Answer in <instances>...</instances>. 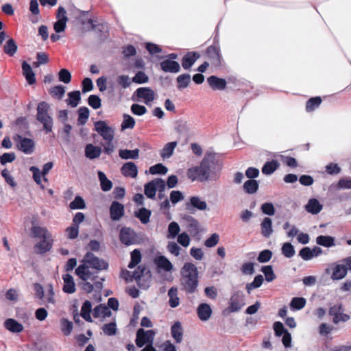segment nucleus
Masks as SVG:
<instances>
[{
  "label": "nucleus",
  "instance_id": "9b49d317",
  "mask_svg": "<svg viewBox=\"0 0 351 351\" xmlns=\"http://www.w3.org/2000/svg\"><path fill=\"white\" fill-rule=\"evenodd\" d=\"M187 176L191 181L197 180L201 182L208 181L203 162L202 161L198 166L189 168L187 171Z\"/></svg>",
  "mask_w": 351,
  "mask_h": 351
},
{
  "label": "nucleus",
  "instance_id": "6e6552de",
  "mask_svg": "<svg viewBox=\"0 0 351 351\" xmlns=\"http://www.w3.org/2000/svg\"><path fill=\"white\" fill-rule=\"evenodd\" d=\"M245 304L244 293L241 291H235L231 295L227 310L229 313L238 312Z\"/></svg>",
  "mask_w": 351,
  "mask_h": 351
},
{
  "label": "nucleus",
  "instance_id": "cd10ccee",
  "mask_svg": "<svg viewBox=\"0 0 351 351\" xmlns=\"http://www.w3.org/2000/svg\"><path fill=\"white\" fill-rule=\"evenodd\" d=\"M23 74L25 76L27 83L32 85L36 82L35 74L32 71L31 66L25 61L22 63Z\"/></svg>",
  "mask_w": 351,
  "mask_h": 351
},
{
  "label": "nucleus",
  "instance_id": "37998d69",
  "mask_svg": "<svg viewBox=\"0 0 351 351\" xmlns=\"http://www.w3.org/2000/svg\"><path fill=\"white\" fill-rule=\"evenodd\" d=\"M43 125V129L46 134L52 132L53 127V119L51 116L43 117L36 119Z\"/></svg>",
  "mask_w": 351,
  "mask_h": 351
},
{
  "label": "nucleus",
  "instance_id": "58836bf2",
  "mask_svg": "<svg viewBox=\"0 0 351 351\" xmlns=\"http://www.w3.org/2000/svg\"><path fill=\"white\" fill-rule=\"evenodd\" d=\"M316 243L326 247H331L335 245V238L332 236H318L316 238Z\"/></svg>",
  "mask_w": 351,
  "mask_h": 351
},
{
  "label": "nucleus",
  "instance_id": "a19ab883",
  "mask_svg": "<svg viewBox=\"0 0 351 351\" xmlns=\"http://www.w3.org/2000/svg\"><path fill=\"white\" fill-rule=\"evenodd\" d=\"M279 167L276 160L266 162L262 167V173L265 175L272 174Z\"/></svg>",
  "mask_w": 351,
  "mask_h": 351
},
{
  "label": "nucleus",
  "instance_id": "de8ad7c7",
  "mask_svg": "<svg viewBox=\"0 0 351 351\" xmlns=\"http://www.w3.org/2000/svg\"><path fill=\"white\" fill-rule=\"evenodd\" d=\"M191 75L189 74L185 73L182 74L176 78V81L178 83L177 88L179 90H182L186 88L189 86L191 83Z\"/></svg>",
  "mask_w": 351,
  "mask_h": 351
},
{
  "label": "nucleus",
  "instance_id": "4d7b16f0",
  "mask_svg": "<svg viewBox=\"0 0 351 351\" xmlns=\"http://www.w3.org/2000/svg\"><path fill=\"white\" fill-rule=\"evenodd\" d=\"M180 231L179 224L176 221L171 222L168 226V239H174L176 236H178Z\"/></svg>",
  "mask_w": 351,
  "mask_h": 351
},
{
  "label": "nucleus",
  "instance_id": "ea45409f",
  "mask_svg": "<svg viewBox=\"0 0 351 351\" xmlns=\"http://www.w3.org/2000/svg\"><path fill=\"white\" fill-rule=\"evenodd\" d=\"M92 310V304L89 300H86L81 308L80 315L88 322H92L90 312Z\"/></svg>",
  "mask_w": 351,
  "mask_h": 351
},
{
  "label": "nucleus",
  "instance_id": "f03ea898",
  "mask_svg": "<svg viewBox=\"0 0 351 351\" xmlns=\"http://www.w3.org/2000/svg\"><path fill=\"white\" fill-rule=\"evenodd\" d=\"M204 168L208 176V181H216L219 178L222 169L221 162L214 154H207L202 160Z\"/></svg>",
  "mask_w": 351,
  "mask_h": 351
},
{
  "label": "nucleus",
  "instance_id": "a211bd4d",
  "mask_svg": "<svg viewBox=\"0 0 351 351\" xmlns=\"http://www.w3.org/2000/svg\"><path fill=\"white\" fill-rule=\"evenodd\" d=\"M124 215V206L117 202H112L110 206V216L112 221H119Z\"/></svg>",
  "mask_w": 351,
  "mask_h": 351
},
{
  "label": "nucleus",
  "instance_id": "3c124183",
  "mask_svg": "<svg viewBox=\"0 0 351 351\" xmlns=\"http://www.w3.org/2000/svg\"><path fill=\"white\" fill-rule=\"evenodd\" d=\"M321 103L322 99L320 97H314L310 98L306 103V112H313L320 106Z\"/></svg>",
  "mask_w": 351,
  "mask_h": 351
},
{
  "label": "nucleus",
  "instance_id": "f257e3e1",
  "mask_svg": "<svg viewBox=\"0 0 351 351\" xmlns=\"http://www.w3.org/2000/svg\"><path fill=\"white\" fill-rule=\"evenodd\" d=\"M180 285L186 293H193L198 287V271L192 263H186L180 269Z\"/></svg>",
  "mask_w": 351,
  "mask_h": 351
},
{
  "label": "nucleus",
  "instance_id": "4be33fe9",
  "mask_svg": "<svg viewBox=\"0 0 351 351\" xmlns=\"http://www.w3.org/2000/svg\"><path fill=\"white\" fill-rule=\"evenodd\" d=\"M121 172L125 177L135 178L138 175V167L133 162H128L121 167Z\"/></svg>",
  "mask_w": 351,
  "mask_h": 351
},
{
  "label": "nucleus",
  "instance_id": "052dcab7",
  "mask_svg": "<svg viewBox=\"0 0 351 351\" xmlns=\"http://www.w3.org/2000/svg\"><path fill=\"white\" fill-rule=\"evenodd\" d=\"M281 252L284 256L288 258L293 257L295 254L294 247L290 243H285L282 245L281 248Z\"/></svg>",
  "mask_w": 351,
  "mask_h": 351
},
{
  "label": "nucleus",
  "instance_id": "c03bdc74",
  "mask_svg": "<svg viewBox=\"0 0 351 351\" xmlns=\"http://www.w3.org/2000/svg\"><path fill=\"white\" fill-rule=\"evenodd\" d=\"M93 314L94 317H110L112 313L108 306L100 304L94 308Z\"/></svg>",
  "mask_w": 351,
  "mask_h": 351
},
{
  "label": "nucleus",
  "instance_id": "72a5a7b5",
  "mask_svg": "<svg viewBox=\"0 0 351 351\" xmlns=\"http://www.w3.org/2000/svg\"><path fill=\"white\" fill-rule=\"evenodd\" d=\"M50 105L47 101H41L38 104L36 119L51 116L49 114Z\"/></svg>",
  "mask_w": 351,
  "mask_h": 351
},
{
  "label": "nucleus",
  "instance_id": "69168bd1",
  "mask_svg": "<svg viewBox=\"0 0 351 351\" xmlns=\"http://www.w3.org/2000/svg\"><path fill=\"white\" fill-rule=\"evenodd\" d=\"M144 192L148 198L154 199L155 197L156 190L152 180L145 184Z\"/></svg>",
  "mask_w": 351,
  "mask_h": 351
},
{
  "label": "nucleus",
  "instance_id": "79ce46f5",
  "mask_svg": "<svg viewBox=\"0 0 351 351\" xmlns=\"http://www.w3.org/2000/svg\"><path fill=\"white\" fill-rule=\"evenodd\" d=\"M258 182L256 180H248L243 184V190L247 194H254L258 190Z\"/></svg>",
  "mask_w": 351,
  "mask_h": 351
},
{
  "label": "nucleus",
  "instance_id": "9d476101",
  "mask_svg": "<svg viewBox=\"0 0 351 351\" xmlns=\"http://www.w3.org/2000/svg\"><path fill=\"white\" fill-rule=\"evenodd\" d=\"M88 12L89 11H80V18L87 16ZM80 22L82 25H85L86 23L90 25V27L88 28V30H93L96 32H104L108 30L107 23H97V21L93 19H88L87 20L80 19Z\"/></svg>",
  "mask_w": 351,
  "mask_h": 351
},
{
  "label": "nucleus",
  "instance_id": "e2e57ef3",
  "mask_svg": "<svg viewBox=\"0 0 351 351\" xmlns=\"http://www.w3.org/2000/svg\"><path fill=\"white\" fill-rule=\"evenodd\" d=\"M306 300L304 298H293L290 302V307L293 310H300L304 307Z\"/></svg>",
  "mask_w": 351,
  "mask_h": 351
},
{
  "label": "nucleus",
  "instance_id": "0eeeda50",
  "mask_svg": "<svg viewBox=\"0 0 351 351\" xmlns=\"http://www.w3.org/2000/svg\"><path fill=\"white\" fill-rule=\"evenodd\" d=\"M156 332L154 330H145L141 328L137 330L135 343L138 348H143L145 345L154 343Z\"/></svg>",
  "mask_w": 351,
  "mask_h": 351
},
{
  "label": "nucleus",
  "instance_id": "4c0bfd02",
  "mask_svg": "<svg viewBox=\"0 0 351 351\" xmlns=\"http://www.w3.org/2000/svg\"><path fill=\"white\" fill-rule=\"evenodd\" d=\"M119 156L121 158L124 160H128V159H137L139 156V149H134L132 150L130 149H120L119 151Z\"/></svg>",
  "mask_w": 351,
  "mask_h": 351
},
{
  "label": "nucleus",
  "instance_id": "f704fd0d",
  "mask_svg": "<svg viewBox=\"0 0 351 351\" xmlns=\"http://www.w3.org/2000/svg\"><path fill=\"white\" fill-rule=\"evenodd\" d=\"M31 235L34 238L42 239L45 237L51 236L48 230L46 228L39 226H32L30 229Z\"/></svg>",
  "mask_w": 351,
  "mask_h": 351
},
{
  "label": "nucleus",
  "instance_id": "a878e982",
  "mask_svg": "<svg viewBox=\"0 0 351 351\" xmlns=\"http://www.w3.org/2000/svg\"><path fill=\"white\" fill-rule=\"evenodd\" d=\"M197 313L200 320L207 321L212 314L210 306L206 303L200 304L197 307Z\"/></svg>",
  "mask_w": 351,
  "mask_h": 351
},
{
  "label": "nucleus",
  "instance_id": "774afa93",
  "mask_svg": "<svg viewBox=\"0 0 351 351\" xmlns=\"http://www.w3.org/2000/svg\"><path fill=\"white\" fill-rule=\"evenodd\" d=\"M167 171H168V169L161 163H158V164L152 166L149 170V173L152 175H156V174L164 175L167 172Z\"/></svg>",
  "mask_w": 351,
  "mask_h": 351
},
{
  "label": "nucleus",
  "instance_id": "bb28decb",
  "mask_svg": "<svg viewBox=\"0 0 351 351\" xmlns=\"http://www.w3.org/2000/svg\"><path fill=\"white\" fill-rule=\"evenodd\" d=\"M171 334L177 343L182 342L183 339V328L180 322H176L171 327Z\"/></svg>",
  "mask_w": 351,
  "mask_h": 351
},
{
  "label": "nucleus",
  "instance_id": "39448f33",
  "mask_svg": "<svg viewBox=\"0 0 351 351\" xmlns=\"http://www.w3.org/2000/svg\"><path fill=\"white\" fill-rule=\"evenodd\" d=\"M344 307L342 303H337L331 306L328 309V315L332 317L334 324L340 322H346L350 319V316L344 313Z\"/></svg>",
  "mask_w": 351,
  "mask_h": 351
},
{
  "label": "nucleus",
  "instance_id": "7ed1b4c3",
  "mask_svg": "<svg viewBox=\"0 0 351 351\" xmlns=\"http://www.w3.org/2000/svg\"><path fill=\"white\" fill-rule=\"evenodd\" d=\"M122 276L123 278H124L127 281H132L133 279H134L137 281L140 287L147 289L149 287V282H145V285L141 283V278H151L150 271L145 265H139L133 272H130L128 270H123Z\"/></svg>",
  "mask_w": 351,
  "mask_h": 351
},
{
  "label": "nucleus",
  "instance_id": "c85d7f7f",
  "mask_svg": "<svg viewBox=\"0 0 351 351\" xmlns=\"http://www.w3.org/2000/svg\"><path fill=\"white\" fill-rule=\"evenodd\" d=\"M5 328L14 333H19L23 330V326L14 319H8L4 322Z\"/></svg>",
  "mask_w": 351,
  "mask_h": 351
},
{
  "label": "nucleus",
  "instance_id": "c9c22d12",
  "mask_svg": "<svg viewBox=\"0 0 351 351\" xmlns=\"http://www.w3.org/2000/svg\"><path fill=\"white\" fill-rule=\"evenodd\" d=\"M151 215V210L145 208H141L134 213V216L138 218L143 224H147L149 221Z\"/></svg>",
  "mask_w": 351,
  "mask_h": 351
},
{
  "label": "nucleus",
  "instance_id": "bf43d9fd",
  "mask_svg": "<svg viewBox=\"0 0 351 351\" xmlns=\"http://www.w3.org/2000/svg\"><path fill=\"white\" fill-rule=\"evenodd\" d=\"M61 330L65 336H69L73 330V324L72 322L66 318H62L60 320Z\"/></svg>",
  "mask_w": 351,
  "mask_h": 351
},
{
  "label": "nucleus",
  "instance_id": "09e8293b",
  "mask_svg": "<svg viewBox=\"0 0 351 351\" xmlns=\"http://www.w3.org/2000/svg\"><path fill=\"white\" fill-rule=\"evenodd\" d=\"M17 45L14 39H9L3 47V51L8 56H13L17 51Z\"/></svg>",
  "mask_w": 351,
  "mask_h": 351
},
{
  "label": "nucleus",
  "instance_id": "e433bc0d",
  "mask_svg": "<svg viewBox=\"0 0 351 351\" xmlns=\"http://www.w3.org/2000/svg\"><path fill=\"white\" fill-rule=\"evenodd\" d=\"M177 145L178 143L176 141H172L167 143L160 151V156L163 159L170 158L173 155V151Z\"/></svg>",
  "mask_w": 351,
  "mask_h": 351
},
{
  "label": "nucleus",
  "instance_id": "680f3d73",
  "mask_svg": "<svg viewBox=\"0 0 351 351\" xmlns=\"http://www.w3.org/2000/svg\"><path fill=\"white\" fill-rule=\"evenodd\" d=\"M101 329L103 332L108 336L115 335L117 332V324L114 322L104 324Z\"/></svg>",
  "mask_w": 351,
  "mask_h": 351
},
{
  "label": "nucleus",
  "instance_id": "2eb2a0df",
  "mask_svg": "<svg viewBox=\"0 0 351 351\" xmlns=\"http://www.w3.org/2000/svg\"><path fill=\"white\" fill-rule=\"evenodd\" d=\"M135 94L138 98L143 99L146 105H149L155 98L154 91L149 87L138 88L136 90Z\"/></svg>",
  "mask_w": 351,
  "mask_h": 351
},
{
  "label": "nucleus",
  "instance_id": "49530a36",
  "mask_svg": "<svg viewBox=\"0 0 351 351\" xmlns=\"http://www.w3.org/2000/svg\"><path fill=\"white\" fill-rule=\"evenodd\" d=\"M98 178L100 181L101 189L103 191H109L112 187V182L108 180L102 171H98Z\"/></svg>",
  "mask_w": 351,
  "mask_h": 351
},
{
  "label": "nucleus",
  "instance_id": "393cba45",
  "mask_svg": "<svg viewBox=\"0 0 351 351\" xmlns=\"http://www.w3.org/2000/svg\"><path fill=\"white\" fill-rule=\"evenodd\" d=\"M199 55L197 52L192 51L188 52L186 55L184 56L182 60V66L184 69L188 70L189 69L195 61L199 58Z\"/></svg>",
  "mask_w": 351,
  "mask_h": 351
},
{
  "label": "nucleus",
  "instance_id": "aec40b11",
  "mask_svg": "<svg viewBox=\"0 0 351 351\" xmlns=\"http://www.w3.org/2000/svg\"><path fill=\"white\" fill-rule=\"evenodd\" d=\"M184 220L186 222V228L192 236H197L199 234V223L191 215H185L183 217Z\"/></svg>",
  "mask_w": 351,
  "mask_h": 351
},
{
  "label": "nucleus",
  "instance_id": "0e129e2a",
  "mask_svg": "<svg viewBox=\"0 0 351 351\" xmlns=\"http://www.w3.org/2000/svg\"><path fill=\"white\" fill-rule=\"evenodd\" d=\"M49 93L52 95V97L58 99H61L65 93V88L62 85L55 86L51 88L49 90Z\"/></svg>",
  "mask_w": 351,
  "mask_h": 351
},
{
  "label": "nucleus",
  "instance_id": "423d86ee",
  "mask_svg": "<svg viewBox=\"0 0 351 351\" xmlns=\"http://www.w3.org/2000/svg\"><path fill=\"white\" fill-rule=\"evenodd\" d=\"M83 261L88 268L91 267L97 271L106 270L108 268V262L90 252L85 254Z\"/></svg>",
  "mask_w": 351,
  "mask_h": 351
},
{
  "label": "nucleus",
  "instance_id": "ddd939ff",
  "mask_svg": "<svg viewBox=\"0 0 351 351\" xmlns=\"http://www.w3.org/2000/svg\"><path fill=\"white\" fill-rule=\"evenodd\" d=\"M15 141L19 149L24 154H31L34 152L35 144L32 139L18 134L15 137Z\"/></svg>",
  "mask_w": 351,
  "mask_h": 351
},
{
  "label": "nucleus",
  "instance_id": "864d4df0",
  "mask_svg": "<svg viewBox=\"0 0 351 351\" xmlns=\"http://www.w3.org/2000/svg\"><path fill=\"white\" fill-rule=\"evenodd\" d=\"M78 124L79 125H84L89 117L90 111L87 107H80L78 109Z\"/></svg>",
  "mask_w": 351,
  "mask_h": 351
},
{
  "label": "nucleus",
  "instance_id": "1a4fd4ad",
  "mask_svg": "<svg viewBox=\"0 0 351 351\" xmlns=\"http://www.w3.org/2000/svg\"><path fill=\"white\" fill-rule=\"evenodd\" d=\"M95 130L105 141H112L114 136V130L107 125L104 121H98L95 123Z\"/></svg>",
  "mask_w": 351,
  "mask_h": 351
},
{
  "label": "nucleus",
  "instance_id": "20e7f679",
  "mask_svg": "<svg viewBox=\"0 0 351 351\" xmlns=\"http://www.w3.org/2000/svg\"><path fill=\"white\" fill-rule=\"evenodd\" d=\"M76 275L83 280L80 284L82 289L88 293L93 292L94 286L90 282H88V279L95 280L97 276L91 273L88 269V266L85 264L80 265L75 269Z\"/></svg>",
  "mask_w": 351,
  "mask_h": 351
},
{
  "label": "nucleus",
  "instance_id": "473e14b6",
  "mask_svg": "<svg viewBox=\"0 0 351 351\" xmlns=\"http://www.w3.org/2000/svg\"><path fill=\"white\" fill-rule=\"evenodd\" d=\"M154 263L158 269L169 271L173 268L172 263L165 256H159L154 259Z\"/></svg>",
  "mask_w": 351,
  "mask_h": 351
},
{
  "label": "nucleus",
  "instance_id": "6ab92c4d",
  "mask_svg": "<svg viewBox=\"0 0 351 351\" xmlns=\"http://www.w3.org/2000/svg\"><path fill=\"white\" fill-rule=\"evenodd\" d=\"M347 274L346 266L339 262L332 265V272L331 273L330 278L332 280H339L344 278Z\"/></svg>",
  "mask_w": 351,
  "mask_h": 351
},
{
  "label": "nucleus",
  "instance_id": "338daca9",
  "mask_svg": "<svg viewBox=\"0 0 351 351\" xmlns=\"http://www.w3.org/2000/svg\"><path fill=\"white\" fill-rule=\"evenodd\" d=\"M135 120L129 114H123V120L121 123V129H132L134 127Z\"/></svg>",
  "mask_w": 351,
  "mask_h": 351
},
{
  "label": "nucleus",
  "instance_id": "7c9ffc66",
  "mask_svg": "<svg viewBox=\"0 0 351 351\" xmlns=\"http://www.w3.org/2000/svg\"><path fill=\"white\" fill-rule=\"evenodd\" d=\"M64 280L63 291L66 293H73L75 291V285L71 275L66 274L62 277Z\"/></svg>",
  "mask_w": 351,
  "mask_h": 351
},
{
  "label": "nucleus",
  "instance_id": "5701e85b",
  "mask_svg": "<svg viewBox=\"0 0 351 351\" xmlns=\"http://www.w3.org/2000/svg\"><path fill=\"white\" fill-rule=\"evenodd\" d=\"M209 86L213 90H222L226 87L227 82L225 79L219 78L215 75H211L207 78Z\"/></svg>",
  "mask_w": 351,
  "mask_h": 351
},
{
  "label": "nucleus",
  "instance_id": "8fccbe9b",
  "mask_svg": "<svg viewBox=\"0 0 351 351\" xmlns=\"http://www.w3.org/2000/svg\"><path fill=\"white\" fill-rule=\"evenodd\" d=\"M68 96L67 104L73 108L76 107L81 99L80 92L79 90L72 91L68 93Z\"/></svg>",
  "mask_w": 351,
  "mask_h": 351
},
{
  "label": "nucleus",
  "instance_id": "412c9836",
  "mask_svg": "<svg viewBox=\"0 0 351 351\" xmlns=\"http://www.w3.org/2000/svg\"><path fill=\"white\" fill-rule=\"evenodd\" d=\"M160 66L162 71L165 73H177L181 68L180 64L171 60H164L160 62Z\"/></svg>",
  "mask_w": 351,
  "mask_h": 351
},
{
  "label": "nucleus",
  "instance_id": "603ef678",
  "mask_svg": "<svg viewBox=\"0 0 351 351\" xmlns=\"http://www.w3.org/2000/svg\"><path fill=\"white\" fill-rule=\"evenodd\" d=\"M263 281H264V278L262 275L259 274V275H257L256 276H255V278H254V280L252 282L247 283L246 285L245 288H246L247 293H250L252 290H253L254 289L259 288L262 285Z\"/></svg>",
  "mask_w": 351,
  "mask_h": 351
},
{
  "label": "nucleus",
  "instance_id": "dca6fc26",
  "mask_svg": "<svg viewBox=\"0 0 351 351\" xmlns=\"http://www.w3.org/2000/svg\"><path fill=\"white\" fill-rule=\"evenodd\" d=\"M193 208L199 210H205L207 208V204L200 197L193 196L190 197L189 202L186 203V209L193 213Z\"/></svg>",
  "mask_w": 351,
  "mask_h": 351
},
{
  "label": "nucleus",
  "instance_id": "a18cd8bd",
  "mask_svg": "<svg viewBox=\"0 0 351 351\" xmlns=\"http://www.w3.org/2000/svg\"><path fill=\"white\" fill-rule=\"evenodd\" d=\"M169 298V304L171 308L177 307L180 304V299L178 297V289L176 287H171L168 291Z\"/></svg>",
  "mask_w": 351,
  "mask_h": 351
},
{
  "label": "nucleus",
  "instance_id": "f8f14e48",
  "mask_svg": "<svg viewBox=\"0 0 351 351\" xmlns=\"http://www.w3.org/2000/svg\"><path fill=\"white\" fill-rule=\"evenodd\" d=\"M119 240L121 243L129 246L136 243L137 234L132 228L123 227L120 230Z\"/></svg>",
  "mask_w": 351,
  "mask_h": 351
},
{
  "label": "nucleus",
  "instance_id": "13d9d810",
  "mask_svg": "<svg viewBox=\"0 0 351 351\" xmlns=\"http://www.w3.org/2000/svg\"><path fill=\"white\" fill-rule=\"evenodd\" d=\"M261 271L264 274L267 282H272L276 278L271 265L263 266Z\"/></svg>",
  "mask_w": 351,
  "mask_h": 351
},
{
  "label": "nucleus",
  "instance_id": "b1692460",
  "mask_svg": "<svg viewBox=\"0 0 351 351\" xmlns=\"http://www.w3.org/2000/svg\"><path fill=\"white\" fill-rule=\"evenodd\" d=\"M305 210L312 215H317L321 212L323 205L315 198H311L304 206Z\"/></svg>",
  "mask_w": 351,
  "mask_h": 351
},
{
  "label": "nucleus",
  "instance_id": "6e6d98bb",
  "mask_svg": "<svg viewBox=\"0 0 351 351\" xmlns=\"http://www.w3.org/2000/svg\"><path fill=\"white\" fill-rule=\"evenodd\" d=\"M69 206L71 210L84 209L86 208V204L81 196L77 195L75 197L74 199L70 202Z\"/></svg>",
  "mask_w": 351,
  "mask_h": 351
},
{
  "label": "nucleus",
  "instance_id": "4468645a",
  "mask_svg": "<svg viewBox=\"0 0 351 351\" xmlns=\"http://www.w3.org/2000/svg\"><path fill=\"white\" fill-rule=\"evenodd\" d=\"M206 53L212 65L215 66H220L222 65L223 58L219 46H209Z\"/></svg>",
  "mask_w": 351,
  "mask_h": 351
},
{
  "label": "nucleus",
  "instance_id": "c756f323",
  "mask_svg": "<svg viewBox=\"0 0 351 351\" xmlns=\"http://www.w3.org/2000/svg\"><path fill=\"white\" fill-rule=\"evenodd\" d=\"M261 234L265 238H269L273 233L272 221L269 217H265L261 223Z\"/></svg>",
  "mask_w": 351,
  "mask_h": 351
},
{
  "label": "nucleus",
  "instance_id": "f3484780",
  "mask_svg": "<svg viewBox=\"0 0 351 351\" xmlns=\"http://www.w3.org/2000/svg\"><path fill=\"white\" fill-rule=\"evenodd\" d=\"M40 241L34 245L35 252L37 254H43L49 251L52 247L53 241L51 236L45 237L40 239Z\"/></svg>",
  "mask_w": 351,
  "mask_h": 351
},
{
  "label": "nucleus",
  "instance_id": "5fc2aeb1",
  "mask_svg": "<svg viewBox=\"0 0 351 351\" xmlns=\"http://www.w3.org/2000/svg\"><path fill=\"white\" fill-rule=\"evenodd\" d=\"M131 260L128 264V267L132 269L135 267L141 261V254L139 250L135 249L131 252Z\"/></svg>",
  "mask_w": 351,
  "mask_h": 351
},
{
  "label": "nucleus",
  "instance_id": "2f4dec72",
  "mask_svg": "<svg viewBox=\"0 0 351 351\" xmlns=\"http://www.w3.org/2000/svg\"><path fill=\"white\" fill-rule=\"evenodd\" d=\"M101 154V149L98 146L88 144L85 147V156L90 160L99 158Z\"/></svg>",
  "mask_w": 351,
  "mask_h": 351
}]
</instances>
